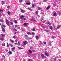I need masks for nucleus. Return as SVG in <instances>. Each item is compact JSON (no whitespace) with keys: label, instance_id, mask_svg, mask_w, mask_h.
<instances>
[{"label":"nucleus","instance_id":"39","mask_svg":"<svg viewBox=\"0 0 61 61\" xmlns=\"http://www.w3.org/2000/svg\"><path fill=\"white\" fill-rule=\"evenodd\" d=\"M28 61H33V60L31 59H29L28 60Z\"/></svg>","mask_w":61,"mask_h":61},{"label":"nucleus","instance_id":"28","mask_svg":"<svg viewBox=\"0 0 61 61\" xmlns=\"http://www.w3.org/2000/svg\"><path fill=\"white\" fill-rule=\"evenodd\" d=\"M32 7H35V5H34V4H32Z\"/></svg>","mask_w":61,"mask_h":61},{"label":"nucleus","instance_id":"21","mask_svg":"<svg viewBox=\"0 0 61 61\" xmlns=\"http://www.w3.org/2000/svg\"><path fill=\"white\" fill-rule=\"evenodd\" d=\"M49 28L50 29H51V30H52V29H53V27L51 26Z\"/></svg>","mask_w":61,"mask_h":61},{"label":"nucleus","instance_id":"41","mask_svg":"<svg viewBox=\"0 0 61 61\" xmlns=\"http://www.w3.org/2000/svg\"><path fill=\"white\" fill-rule=\"evenodd\" d=\"M7 47H9V45H8V43H7Z\"/></svg>","mask_w":61,"mask_h":61},{"label":"nucleus","instance_id":"15","mask_svg":"<svg viewBox=\"0 0 61 61\" xmlns=\"http://www.w3.org/2000/svg\"><path fill=\"white\" fill-rule=\"evenodd\" d=\"M12 28L13 29V30H15V31L16 32H17V30H16V29H15V28L14 27H13Z\"/></svg>","mask_w":61,"mask_h":61},{"label":"nucleus","instance_id":"11","mask_svg":"<svg viewBox=\"0 0 61 61\" xmlns=\"http://www.w3.org/2000/svg\"><path fill=\"white\" fill-rule=\"evenodd\" d=\"M58 15H59V16H60L61 15V13H60L59 11L58 12Z\"/></svg>","mask_w":61,"mask_h":61},{"label":"nucleus","instance_id":"42","mask_svg":"<svg viewBox=\"0 0 61 61\" xmlns=\"http://www.w3.org/2000/svg\"><path fill=\"white\" fill-rule=\"evenodd\" d=\"M27 34L28 35H31V33H30V32H28L27 33Z\"/></svg>","mask_w":61,"mask_h":61},{"label":"nucleus","instance_id":"29","mask_svg":"<svg viewBox=\"0 0 61 61\" xmlns=\"http://www.w3.org/2000/svg\"><path fill=\"white\" fill-rule=\"evenodd\" d=\"M1 35L2 37H3V36H5V35L4 34H1Z\"/></svg>","mask_w":61,"mask_h":61},{"label":"nucleus","instance_id":"19","mask_svg":"<svg viewBox=\"0 0 61 61\" xmlns=\"http://www.w3.org/2000/svg\"><path fill=\"white\" fill-rule=\"evenodd\" d=\"M36 38L38 40L39 39V37H38V36H36Z\"/></svg>","mask_w":61,"mask_h":61},{"label":"nucleus","instance_id":"22","mask_svg":"<svg viewBox=\"0 0 61 61\" xmlns=\"http://www.w3.org/2000/svg\"><path fill=\"white\" fill-rule=\"evenodd\" d=\"M9 45L11 47H13V46H13V45L11 43H9Z\"/></svg>","mask_w":61,"mask_h":61},{"label":"nucleus","instance_id":"23","mask_svg":"<svg viewBox=\"0 0 61 61\" xmlns=\"http://www.w3.org/2000/svg\"><path fill=\"white\" fill-rule=\"evenodd\" d=\"M19 1L20 3H21L23 2V0H19Z\"/></svg>","mask_w":61,"mask_h":61},{"label":"nucleus","instance_id":"14","mask_svg":"<svg viewBox=\"0 0 61 61\" xmlns=\"http://www.w3.org/2000/svg\"><path fill=\"white\" fill-rule=\"evenodd\" d=\"M8 53L9 55H11V54H12V52L10 51L8 52Z\"/></svg>","mask_w":61,"mask_h":61},{"label":"nucleus","instance_id":"4","mask_svg":"<svg viewBox=\"0 0 61 61\" xmlns=\"http://www.w3.org/2000/svg\"><path fill=\"white\" fill-rule=\"evenodd\" d=\"M26 43H27V41H24L23 43L25 45L27 44Z\"/></svg>","mask_w":61,"mask_h":61},{"label":"nucleus","instance_id":"46","mask_svg":"<svg viewBox=\"0 0 61 61\" xmlns=\"http://www.w3.org/2000/svg\"><path fill=\"white\" fill-rule=\"evenodd\" d=\"M5 2L4 1H2V4H4Z\"/></svg>","mask_w":61,"mask_h":61},{"label":"nucleus","instance_id":"57","mask_svg":"<svg viewBox=\"0 0 61 61\" xmlns=\"http://www.w3.org/2000/svg\"><path fill=\"white\" fill-rule=\"evenodd\" d=\"M17 29H20V27H18V28Z\"/></svg>","mask_w":61,"mask_h":61},{"label":"nucleus","instance_id":"55","mask_svg":"<svg viewBox=\"0 0 61 61\" xmlns=\"http://www.w3.org/2000/svg\"><path fill=\"white\" fill-rule=\"evenodd\" d=\"M15 41L16 42H17V40L16 39L15 40Z\"/></svg>","mask_w":61,"mask_h":61},{"label":"nucleus","instance_id":"56","mask_svg":"<svg viewBox=\"0 0 61 61\" xmlns=\"http://www.w3.org/2000/svg\"><path fill=\"white\" fill-rule=\"evenodd\" d=\"M3 27H5V25H3Z\"/></svg>","mask_w":61,"mask_h":61},{"label":"nucleus","instance_id":"58","mask_svg":"<svg viewBox=\"0 0 61 61\" xmlns=\"http://www.w3.org/2000/svg\"><path fill=\"white\" fill-rule=\"evenodd\" d=\"M8 50H7V49L6 50V52H8Z\"/></svg>","mask_w":61,"mask_h":61},{"label":"nucleus","instance_id":"1","mask_svg":"<svg viewBox=\"0 0 61 61\" xmlns=\"http://www.w3.org/2000/svg\"><path fill=\"white\" fill-rule=\"evenodd\" d=\"M24 17H25V16L23 15L20 16V18L21 20H26V18H24Z\"/></svg>","mask_w":61,"mask_h":61},{"label":"nucleus","instance_id":"61","mask_svg":"<svg viewBox=\"0 0 61 61\" xmlns=\"http://www.w3.org/2000/svg\"><path fill=\"white\" fill-rule=\"evenodd\" d=\"M41 27H43V28H45V27L43 26H41Z\"/></svg>","mask_w":61,"mask_h":61},{"label":"nucleus","instance_id":"60","mask_svg":"<svg viewBox=\"0 0 61 61\" xmlns=\"http://www.w3.org/2000/svg\"><path fill=\"white\" fill-rule=\"evenodd\" d=\"M8 8H9V7H10V6H8L7 7Z\"/></svg>","mask_w":61,"mask_h":61},{"label":"nucleus","instance_id":"52","mask_svg":"<svg viewBox=\"0 0 61 61\" xmlns=\"http://www.w3.org/2000/svg\"><path fill=\"white\" fill-rule=\"evenodd\" d=\"M32 34H33V35H35V33L34 32H32Z\"/></svg>","mask_w":61,"mask_h":61},{"label":"nucleus","instance_id":"7","mask_svg":"<svg viewBox=\"0 0 61 61\" xmlns=\"http://www.w3.org/2000/svg\"><path fill=\"white\" fill-rule=\"evenodd\" d=\"M41 56H42V58H43V59H44V58H46V57L44 56V55L43 54H42L41 55Z\"/></svg>","mask_w":61,"mask_h":61},{"label":"nucleus","instance_id":"2","mask_svg":"<svg viewBox=\"0 0 61 61\" xmlns=\"http://www.w3.org/2000/svg\"><path fill=\"white\" fill-rule=\"evenodd\" d=\"M6 24H7V25H8L9 24V22L8 21V20L7 19H6Z\"/></svg>","mask_w":61,"mask_h":61},{"label":"nucleus","instance_id":"16","mask_svg":"<svg viewBox=\"0 0 61 61\" xmlns=\"http://www.w3.org/2000/svg\"><path fill=\"white\" fill-rule=\"evenodd\" d=\"M28 9L30 11H32V9H31V8H28Z\"/></svg>","mask_w":61,"mask_h":61},{"label":"nucleus","instance_id":"18","mask_svg":"<svg viewBox=\"0 0 61 61\" xmlns=\"http://www.w3.org/2000/svg\"><path fill=\"white\" fill-rule=\"evenodd\" d=\"M50 6H49L47 8H46V9L47 10H48L50 8Z\"/></svg>","mask_w":61,"mask_h":61},{"label":"nucleus","instance_id":"51","mask_svg":"<svg viewBox=\"0 0 61 61\" xmlns=\"http://www.w3.org/2000/svg\"><path fill=\"white\" fill-rule=\"evenodd\" d=\"M47 0H44L43 2H46V1Z\"/></svg>","mask_w":61,"mask_h":61},{"label":"nucleus","instance_id":"50","mask_svg":"<svg viewBox=\"0 0 61 61\" xmlns=\"http://www.w3.org/2000/svg\"><path fill=\"white\" fill-rule=\"evenodd\" d=\"M48 24H49V25H51V23H50L49 22H48Z\"/></svg>","mask_w":61,"mask_h":61},{"label":"nucleus","instance_id":"33","mask_svg":"<svg viewBox=\"0 0 61 61\" xmlns=\"http://www.w3.org/2000/svg\"><path fill=\"white\" fill-rule=\"evenodd\" d=\"M30 20L31 21H33V20H34V21H36V20H34L33 18L31 19H30Z\"/></svg>","mask_w":61,"mask_h":61},{"label":"nucleus","instance_id":"63","mask_svg":"<svg viewBox=\"0 0 61 61\" xmlns=\"http://www.w3.org/2000/svg\"><path fill=\"white\" fill-rule=\"evenodd\" d=\"M54 60L55 61H56V59L54 58Z\"/></svg>","mask_w":61,"mask_h":61},{"label":"nucleus","instance_id":"64","mask_svg":"<svg viewBox=\"0 0 61 61\" xmlns=\"http://www.w3.org/2000/svg\"><path fill=\"white\" fill-rule=\"evenodd\" d=\"M58 60L59 61H61V60L60 59H59Z\"/></svg>","mask_w":61,"mask_h":61},{"label":"nucleus","instance_id":"44","mask_svg":"<svg viewBox=\"0 0 61 61\" xmlns=\"http://www.w3.org/2000/svg\"><path fill=\"white\" fill-rule=\"evenodd\" d=\"M15 28H16V27H17V25H15Z\"/></svg>","mask_w":61,"mask_h":61},{"label":"nucleus","instance_id":"40","mask_svg":"<svg viewBox=\"0 0 61 61\" xmlns=\"http://www.w3.org/2000/svg\"><path fill=\"white\" fill-rule=\"evenodd\" d=\"M32 30L33 31H35V28L32 29Z\"/></svg>","mask_w":61,"mask_h":61},{"label":"nucleus","instance_id":"36","mask_svg":"<svg viewBox=\"0 0 61 61\" xmlns=\"http://www.w3.org/2000/svg\"><path fill=\"white\" fill-rule=\"evenodd\" d=\"M10 12H9V11H8V12H7V13H8V15H10Z\"/></svg>","mask_w":61,"mask_h":61},{"label":"nucleus","instance_id":"25","mask_svg":"<svg viewBox=\"0 0 61 61\" xmlns=\"http://www.w3.org/2000/svg\"><path fill=\"white\" fill-rule=\"evenodd\" d=\"M29 52L30 53H31V54H32V52L30 50H29Z\"/></svg>","mask_w":61,"mask_h":61},{"label":"nucleus","instance_id":"26","mask_svg":"<svg viewBox=\"0 0 61 61\" xmlns=\"http://www.w3.org/2000/svg\"><path fill=\"white\" fill-rule=\"evenodd\" d=\"M56 1L58 3H60V1L59 0H56Z\"/></svg>","mask_w":61,"mask_h":61},{"label":"nucleus","instance_id":"12","mask_svg":"<svg viewBox=\"0 0 61 61\" xmlns=\"http://www.w3.org/2000/svg\"><path fill=\"white\" fill-rule=\"evenodd\" d=\"M25 39H27V37H28V36H27V35H25Z\"/></svg>","mask_w":61,"mask_h":61},{"label":"nucleus","instance_id":"48","mask_svg":"<svg viewBox=\"0 0 61 61\" xmlns=\"http://www.w3.org/2000/svg\"><path fill=\"white\" fill-rule=\"evenodd\" d=\"M32 51L33 52H36V51L35 50H32Z\"/></svg>","mask_w":61,"mask_h":61},{"label":"nucleus","instance_id":"17","mask_svg":"<svg viewBox=\"0 0 61 61\" xmlns=\"http://www.w3.org/2000/svg\"><path fill=\"white\" fill-rule=\"evenodd\" d=\"M10 40L11 41V42H12V43H14V42H15L14 41L11 40V39H10Z\"/></svg>","mask_w":61,"mask_h":61},{"label":"nucleus","instance_id":"43","mask_svg":"<svg viewBox=\"0 0 61 61\" xmlns=\"http://www.w3.org/2000/svg\"><path fill=\"white\" fill-rule=\"evenodd\" d=\"M56 4H53V6H56Z\"/></svg>","mask_w":61,"mask_h":61},{"label":"nucleus","instance_id":"6","mask_svg":"<svg viewBox=\"0 0 61 61\" xmlns=\"http://www.w3.org/2000/svg\"><path fill=\"white\" fill-rule=\"evenodd\" d=\"M53 16H57V14L55 12L53 14Z\"/></svg>","mask_w":61,"mask_h":61},{"label":"nucleus","instance_id":"32","mask_svg":"<svg viewBox=\"0 0 61 61\" xmlns=\"http://www.w3.org/2000/svg\"><path fill=\"white\" fill-rule=\"evenodd\" d=\"M38 11L37 10L35 14H38Z\"/></svg>","mask_w":61,"mask_h":61},{"label":"nucleus","instance_id":"34","mask_svg":"<svg viewBox=\"0 0 61 61\" xmlns=\"http://www.w3.org/2000/svg\"><path fill=\"white\" fill-rule=\"evenodd\" d=\"M49 30H45V32H49Z\"/></svg>","mask_w":61,"mask_h":61},{"label":"nucleus","instance_id":"10","mask_svg":"<svg viewBox=\"0 0 61 61\" xmlns=\"http://www.w3.org/2000/svg\"><path fill=\"white\" fill-rule=\"evenodd\" d=\"M45 55L46 56H48L49 55L47 54V53L46 52H45Z\"/></svg>","mask_w":61,"mask_h":61},{"label":"nucleus","instance_id":"38","mask_svg":"<svg viewBox=\"0 0 61 61\" xmlns=\"http://www.w3.org/2000/svg\"><path fill=\"white\" fill-rule=\"evenodd\" d=\"M24 25H25V26H27V24L26 23H24Z\"/></svg>","mask_w":61,"mask_h":61},{"label":"nucleus","instance_id":"53","mask_svg":"<svg viewBox=\"0 0 61 61\" xmlns=\"http://www.w3.org/2000/svg\"><path fill=\"white\" fill-rule=\"evenodd\" d=\"M10 23L11 24V25H13V23L12 22H10Z\"/></svg>","mask_w":61,"mask_h":61},{"label":"nucleus","instance_id":"35","mask_svg":"<svg viewBox=\"0 0 61 61\" xmlns=\"http://www.w3.org/2000/svg\"><path fill=\"white\" fill-rule=\"evenodd\" d=\"M17 47L18 48H19V49H23V48L20 47Z\"/></svg>","mask_w":61,"mask_h":61},{"label":"nucleus","instance_id":"31","mask_svg":"<svg viewBox=\"0 0 61 61\" xmlns=\"http://www.w3.org/2000/svg\"><path fill=\"white\" fill-rule=\"evenodd\" d=\"M14 22H15V23L16 24V23H17V21L16 20H15L14 21Z\"/></svg>","mask_w":61,"mask_h":61},{"label":"nucleus","instance_id":"47","mask_svg":"<svg viewBox=\"0 0 61 61\" xmlns=\"http://www.w3.org/2000/svg\"><path fill=\"white\" fill-rule=\"evenodd\" d=\"M60 27L59 26V25L57 27V28L58 29H59V28Z\"/></svg>","mask_w":61,"mask_h":61},{"label":"nucleus","instance_id":"54","mask_svg":"<svg viewBox=\"0 0 61 61\" xmlns=\"http://www.w3.org/2000/svg\"><path fill=\"white\" fill-rule=\"evenodd\" d=\"M22 30L23 31H25V30L24 29H22Z\"/></svg>","mask_w":61,"mask_h":61},{"label":"nucleus","instance_id":"8","mask_svg":"<svg viewBox=\"0 0 61 61\" xmlns=\"http://www.w3.org/2000/svg\"><path fill=\"white\" fill-rule=\"evenodd\" d=\"M15 47H14L13 48H12L11 50H12V51H14V50L15 49Z\"/></svg>","mask_w":61,"mask_h":61},{"label":"nucleus","instance_id":"13","mask_svg":"<svg viewBox=\"0 0 61 61\" xmlns=\"http://www.w3.org/2000/svg\"><path fill=\"white\" fill-rule=\"evenodd\" d=\"M0 21L1 23H3L4 22L3 20H2L1 19H0Z\"/></svg>","mask_w":61,"mask_h":61},{"label":"nucleus","instance_id":"45","mask_svg":"<svg viewBox=\"0 0 61 61\" xmlns=\"http://www.w3.org/2000/svg\"><path fill=\"white\" fill-rule=\"evenodd\" d=\"M43 43L44 45H46V42H44Z\"/></svg>","mask_w":61,"mask_h":61},{"label":"nucleus","instance_id":"20","mask_svg":"<svg viewBox=\"0 0 61 61\" xmlns=\"http://www.w3.org/2000/svg\"><path fill=\"white\" fill-rule=\"evenodd\" d=\"M26 5H30V3L26 2Z\"/></svg>","mask_w":61,"mask_h":61},{"label":"nucleus","instance_id":"62","mask_svg":"<svg viewBox=\"0 0 61 61\" xmlns=\"http://www.w3.org/2000/svg\"><path fill=\"white\" fill-rule=\"evenodd\" d=\"M29 39H32V38H29Z\"/></svg>","mask_w":61,"mask_h":61},{"label":"nucleus","instance_id":"30","mask_svg":"<svg viewBox=\"0 0 61 61\" xmlns=\"http://www.w3.org/2000/svg\"><path fill=\"white\" fill-rule=\"evenodd\" d=\"M2 46H5V43H4V44H2Z\"/></svg>","mask_w":61,"mask_h":61},{"label":"nucleus","instance_id":"27","mask_svg":"<svg viewBox=\"0 0 61 61\" xmlns=\"http://www.w3.org/2000/svg\"><path fill=\"white\" fill-rule=\"evenodd\" d=\"M18 44H17V45H18V46H20V43H19V41H18Z\"/></svg>","mask_w":61,"mask_h":61},{"label":"nucleus","instance_id":"5","mask_svg":"<svg viewBox=\"0 0 61 61\" xmlns=\"http://www.w3.org/2000/svg\"><path fill=\"white\" fill-rule=\"evenodd\" d=\"M20 10L21 11V13H24V12H25V10H23L22 9H20Z\"/></svg>","mask_w":61,"mask_h":61},{"label":"nucleus","instance_id":"3","mask_svg":"<svg viewBox=\"0 0 61 61\" xmlns=\"http://www.w3.org/2000/svg\"><path fill=\"white\" fill-rule=\"evenodd\" d=\"M38 10H41V11H42V9L40 7H38Z\"/></svg>","mask_w":61,"mask_h":61},{"label":"nucleus","instance_id":"9","mask_svg":"<svg viewBox=\"0 0 61 61\" xmlns=\"http://www.w3.org/2000/svg\"><path fill=\"white\" fill-rule=\"evenodd\" d=\"M2 31L3 32H5V30L4 29V28L3 27L2 28Z\"/></svg>","mask_w":61,"mask_h":61},{"label":"nucleus","instance_id":"59","mask_svg":"<svg viewBox=\"0 0 61 61\" xmlns=\"http://www.w3.org/2000/svg\"><path fill=\"white\" fill-rule=\"evenodd\" d=\"M45 22H46V21L45 20V21H43V23H45Z\"/></svg>","mask_w":61,"mask_h":61},{"label":"nucleus","instance_id":"49","mask_svg":"<svg viewBox=\"0 0 61 61\" xmlns=\"http://www.w3.org/2000/svg\"><path fill=\"white\" fill-rule=\"evenodd\" d=\"M0 12H3V10H2L0 9Z\"/></svg>","mask_w":61,"mask_h":61},{"label":"nucleus","instance_id":"37","mask_svg":"<svg viewBox=\"0 0 61 61\" xmlns=\"http://www.w3.org/2000/svg\"><path fill=\"white\" fill-rule=\"evenodd\" d=\"M0 39V40H2V41H3V40H4V39H3V38H1Z\"/></svg>","mask_w":61,"mask_h":61},{"label":"nucleus","instance_id":"24","mask_svg":"<svg viewBox=\"0 0 61 61\" xmlns=\"http://www.w3.org/2000/svg\"><path fill=\"white\" fill-rule=\"evenodd\" d=\"M48 44L50 46H52V44L50 42H49Z\"/></svg>","mask_w":61,"mask_h":61}]
</instances>
